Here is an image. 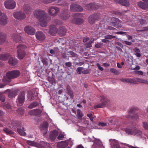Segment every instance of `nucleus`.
Segmentation results:
<instances>
[{
	"label": "nucleus",
	"mask_w": 148,
	"mask_h": 148,
	"mask_svg": "<svg viewBox=\"0 0 148 148\" xmlns=\"http://www.w3.org/2000/svg\"><path fill=\"white\" fill-rule=\"evenodd\" d=\"M80 14L77 13L74 14L75 17H79L80 16ZM84 20L82 18H74L72 20V22L74 24L77 25H81L83 23Z\"/></svg>",
	"instance_id": "nucleus-11"
},
{
	"label": "nucleus",
	"mask_w": 148,
	"mask_h": 148,
	"mask_svg": "<svg viewBox=\"0 0 148 148\" xmlns=\"http://www.w3.org/2000/svg\"><path fill=\"white\" fill-rule=\"evenodd\" d=\"M98 125L99 126H101L102 127H104L106 126L107 124L106 123L99 122L98 123Z\"/></svg>",
	"instance_id": "nucleus-61"
},
{
	"label": "nucleus",
	"mask_w": 148,
	"mask_h": 148,
	"mask_svg": "<svg viewBox=\"0 0 148 148\" xmlns=\"http://www.w3.org/2000/svg\"><path fill=\"white\" fill-rule=\"evenodd\" d=\"M3 130L8 134H12L14 133L12 131L7 128H4Z\"/></svg>",
	"instance_id": "nucleus-43"
},
{
	"label": "nucleus",
	"mask_w": 148,
	"mask_h": 148,
	"mask_svg": "<svg viewBox=\"0 0 148 148\" xmlns=\"http://www.w3.org/2000/svg\"><path fill=\"white\" fill-rule=\"evenodd\" d=\"M54 21L55 24L56 25H59L61 23L60 20L57 19L54 20Z\"/></svg>",
	"instance_id": "nucleus-63"
},
{
	"label": "nucleus",
	"mask_w": 148,
	"mask_h": 148,
	"mask_svg": "<svg viewBox=\"0 0 148 148\" xmlns=\"http://www.w3.org/2000/svg\"><path fill=\"white\" fill-rule=\"evenodd\" d=\"M23 130L19 128H17V131L21 135L25 136L26 135V133L24 132L25 130H24L23 127Z\"/></svg>",
	"instance_id": "nucleus-33"
},
{
	"label": "nucleus",
	"mask_w": 148,
	"mask_h": 148,
	"mask_svg": "<svg viewBox=\"0 0 148 148\" xmlns=\"http://www.w3.org/2000/svg\"><path fill=\"white\" fill-rule=\"evenodd\" d=\"M17 113L19 116L23 115L24 113V111L22 108H19L17 111Z\"/></svg>",
	"instance_id": "nucleus-40"
},
{
	"label": "nucleus",
	"mask_w": 148,
	"mask_h": 148,
	"mask_svg": "<svg viewBox=\"0 0 148 148\" xmlns=\"http://www.w3.org/2000/svg\"><path fill=\"white\" fill-rule=\"evenodd\" d=\"M64 137V136L61 134H60L57 137L58 139L59 140H61Z\"/></svg>",
	"instance_id": "nucleus-64"
},
{
	"label": "nucleus",
	"mask_w": 148,
	"mask_h": 148,
	"mask_svg": "<svg viewBox=\"0 0 148 148\" xmlns=\"http://www.w3.org/2000/svg\"><path fill=\"white\" fill-rule=\"evenodd\" d=\"M66 89L67 91V93L72 91L70 86L69 85L67 86Z\"/></svg>",
	"instance_id": "nucleus-60"
},
{
	"label": "nucleus",
	"mask_w": 148,
	"mask_h": 148,
	"mask_svg": "<svg viewBox=\"0 0 148 148\" xmlns=\"http://www.w3.org/2000/svg\"><path fill=\"white\" fill-rule=\"evenodd\" d=\"M91 4H87L84 6V8L87 10H90Z\"/></svg>",
	"instance_id": "nucleus-55"
},
{
	"label": "nucleus",
	"mask_w": 148,
	"mask_h": 148,
	"mask_svg": "<svg viewBox=\"0 0 148 148\" xmlns=\"http://www.w3.org/2000/svg\"><path fill=\"white\" fill-rule=\"evenodd\" d=\"M77 116L78 117L81 118L83 116V115L80 110L78 109L77 110Z\"/></svg>",
	"instance_id": "nucleus-51"
},
{
	"label": "nucleus",
	"mask_w": 148,
	"mask_h": 148,
	"mask_svg": "<svg viewBox=\"0 0 148 148\" xmlns=\"http://www.w3.org/2000/svg\"><path fill=\"white\" fill-rule=\"evenodd\" d=\"M136 126L135 123H132L131 125V127L130 128H127L125 130L126 132L130 135H140L142 134V132L141 131L138 130L136 127L132 126V125Z\"/></svg>",
	"instance_id": "nucleus-4"
},
{
	"label": "nucleus",
	"mask_w": 148,
	"mask_h": 148,
	"mask_svg": "<svg viewBox=\"0 0 148 148\" xmlns=\"http://www.w3.org/2000/svg\"><path fill=\"white\" fill-rule=\"evenodd\" d=\"M70 9L73 12H81L83 10V8L81 6L75 3L72 4L71 5Z\"/></svg>",
	"instance_id": "nucleus-12"
},
{
	"label": "nucleus",
	"mask_w": 148,
	"mask_h": 148,
	"mask_svg": "<svg viewBox=\"0 0 148 148\" xmlns=\"http://www.w3.org/2000/svg\"><path fill=\"white\" fill-rule=\"evenodd\" d=\"M140 22L141 25H143L145 23L146 21L143 19H140Z\"/></svg>",
	"instance_id": "nucleus-59"
},
{
	"label": "nucleus",
	"mask_w": 148,
	"mask_h": 148,
	"mask_svg": "<svg viewBox=\"0 0 148 148\" xmlns=\"http://www.w3.org/2000/svg\"><path fill=\"white\" fill-rule=\"evenodd\" d=\"M24 30L26 33L30 35L34 34L35 32V29L31 26H26L24 28Z\"/></svg>",
	"instance_id": "nucleus-16"
},
{
	"label": "nucleus",
	"mask_w": 148,
	"mask_h": 148,
	"mask_svg": "<svg viewBox=\"0 0 148 148\" xmlns=\"http://www.w3.org/2000/svg\"><path fill=\"white\" fill-rule=\"evenodd\" d=\"M68 145V142L66 141H62L58 143L57 147L58 148H66Z\"/></svg>",
	"instance_id": "nucleus-19"
},
{
	"label": "nucleus",
	"mask_w": 148,
	"mask_h": 148,
	"mask_svg": "<svg viewBox=\"0 0 148 148\" xmlns=\"http://www.w3.org/2000/svg\"><path fill=\"white\" fill-rule=\"evenodd\" d=\"M138 5L139 7L143 9H146L148 8V3L140 1L138 3Z\"/></svg>",
	"instance_id": "nucleus-30"
},
{
	"label": "nucleus",
	"mask_w": 148,
	"mask_h": 148,
	"mask_svg": "<svg viewBox=\"0 0 148 148\" xmlns=\"http://www.w3.org/2000/svg\"><path fill=\"white\" fill-rule=\"evenodd\" d=\"M84 69L82 67H78L76 69V72L77 73H78L79 74H81L82 71L84 70Z\"/></svg>",
	"instance_id": "nucleus-47"
},
{
	"label": "nucleus",
	"mask_w": 148,
	"mask_h": 148,
	"mask_svg": "<svg viewBox=\"0 0 148 148\" xmlns=\"http://www.w3.org/2000/svg\"><path fill=\"white\" fill-rule=\"evenodd\" d=\"M49 126L48 123L47 122H45L43 124L40 125V129L41 130H47Z\"/></svg>",
	"instance_id": "nucleus-32"
},
{
	"label": "nucleus",
	"mask_w": 148,
	"mask_h": 148,
	"mask_svg": "<svg viewBox=\"0 0 148 148\" xmlns=\"http://www.w3.org/2000/svg\"><path fill=\"white\" fill-rule=\"evenodd\" d=\"M6 36L5 33L0 32V45L3 43L6 40Z\"/></svg>",
	"instance_id": "nucleus-27"
},
{
	"label": "nucleus",
	"mask_w": 148,
	"mask_h": 148,
	"mask_svg": "<svg viewBox=\"0 0 148 148\" xmlns=\"http://www.w3.org/2000/svg\"><path fill=\"white\" fill-rule=\"evenodd\" d=\"M10 57V55L7 53L6 54H0V60H1L5 61Z\"/></svg>",
	"instance_id": "nucleus-29"
},
{
	"label": "nucleus",
	"mask_w": 148,
	"mask_h": 148,
	"mask_svg": "<svg viewBox=\"0 0 148 148\" xmlns=\"http://www.w3.org/2000/svg\"><path fill=\"white\" fill-rule=\"evenodd\" d=\"M68 53H69V54L72 57H75L77 55V54L72 51H70L68 52Z\"/></svg>",
	"instance_id": "nucleus-53"
},
{
	"label": "nucleus",
	"mask_w": 148,
	"mask_h": 148,
	"mask_svg": "<svg viewBox=\"0 0 148 148\" xmlns=\"http://www.w3.org/2000/svg\"><path fill=\"white\" fill-rule=\"evenodd\" d=\"M143 127L145 129L148 130V123L146 122H143Z\"/></svg>",
	"instance_id": "nucleus-49"
},
{
	"label": "nucleus",
	"mask_w": 148,
	"mask_h": 148,
	"mask_svg": "<svg viewBox=\"0 0 148 148\" xmlns=\"http://www.w3.org/2000/svg\"><path fill=\"white\" fill-rule=\"evenodd\" d=\"M57 31L56 27L54 25H52L50 27L49 33L50 34L53 35L57 33Z\"/></svg>",
	"instance_id": "nucleus-23"
},
{
	"label": "nucleus",
	"mask_w": 148,
	"mask_h": 148,
	"mask_svg": "<svg viewBox=\"0 0 148 148\" xmlns=\"http://www.w3.org/2000/svg\"><path fill=\"white\" fill-rule=\"evenodd\" d=\"M110 71L112 73H115V74H117V73H119L118 71L114 69H110Z\"/></svg>",
	"instance_id": "nucleus-56"
},
{
	"label": "nucleus",
	"mask_w": 148,
	"mask_h": 148,
	"mask_svg": "<svg viewBox=\"0 0 148 148\" xmlns=\"http://www.w3.org/2000/svg\"><path fill=\"white\" fill-rule=\"evenodd\" d=\"M58 134V132L56 130H53L50 135V139L51 140L54 141Z\"/></svg>",
	"instance_id": "nucleus-24"
},
{
	"label": "nucleus",
	"mask_w": 148,
	"mask_h": 148,
	"mask_svg": "<svg viewBox=\"0 0 148 148\" xmlns=\"http://www.w3.org/2000/svg\"><path fill=\"white\" fill-rule=\"evenodd\" d=\"M134 50L136 53V55L137 57H140L141 56V54L140 53V51L138 48L137 47H135Z\"/></svg>",
	"instance_id": "nucleus-42"
},
{
	"label": "nucleus",
	"mask_w": 148,
	"mask_h": 148,
	"mask_svg": "<svg viewBox=\"0 0 148 148\" xmlns=\"http://www.w3.org/2000/svg\"><path fill=\"white\" fill-rule=\"evenodd\" d=\"M38 105V103L36 101H34L31 103L29 106L28 108L29 109H32Z\"/></svg>",
	"instance_id": "nucleus-37"
},
{
	"label": "nucleus",
	"mask_w": 148,
	"mask_h": 148,
	"mask_svg": "<svg viewBox=\"0 0 148 148\" xmlns=\"http://www.w3.org/2000/svg\"><path fill=\"white\" fill-rule=\"evenodd\" d=\"M59 17L62 19L66 20L70 17L69 13L66 9L62 10L59 14Z\"/></svg>",
	"instance_id": "nucleus-9"
},
{
	"label": "nucleus",
	"mask_w": 148,
	"mask_h": 148,
	"mask_svg": "<svg viewBox=\"0 0 148 148\" xmlns=\"http://www.w3.org/2000/svg\"><path fill=\"white\" fill-rule=\"evenodd\" d=\"M23 9L24 12L27 14H30L33 10L32 7L27 4L25 5H23Z\"/></svg>",
	"instance_id": "nucleus-20"
},
{
	"label": "nucleus",
	"mask_w": 148,
	"mask_h": 148,
	"mask_svg": "<svg viewBox=\"0 0 148 148\" xmlns=\"http://www.w3.org/2000/svg\"><path fill=\"white\" fill-rule=\"evenodd\" d=\"M3 106L8 109H10L11 108V106L10 104L8 102H5L4 103Z\"/></svg>",
	"instance_id": "nucleus-46"
},
{
	"label": "nucleus",
	"mask_w": 148,
	"mask_h": 148,
	"mask_svg": "<svg viewBox=\"0 0 148 148\" xmlns=\"http://www.w3.org/2000/svg\"><path fill=\"white\" fill-rule=\"evenodd\" d=\"M8 59H9L8 62L12 66H14L17 64L18 61L15 58L11 57L10 56V57Z\"/></svg>",
	"instance_id": "nucleus-22"
},
{
	"label": "nucleus",
	"mask_w": 148,
	"mask_h": 148,
	"mask_svg": "<svg viewBox=\"0 0 148 148\" xmlns=\"http://www.w3.org/2000/svg\"><path fill=\"white\" fill-rule=\"evenodd\" d=\"M19 75H6L3 77V81L4 83L0 84V88L4 87L8 82L10 81V80L16 78L19 76Z\"/></svg>",
	"instance_id": "nucleus-5"
},
{
	"label": "nucleus",
	"mask_w": 148,
	"mask_h": 148,
	"mask_svg": "<svg viewBox=\"0 0 148 148\" xmlns=\"http://www.w3.org/2000/svg\"><path fill=\"white\" fill-rule=\"evenodd\" d=\"M34 16L40 22V25L45 27L47 26V22L50 20V17L46 15L44 11L41 10H36L34 11Z\"/></svg>",
	"instance_id": "nucleus-1"
},
{
	"label": "nucleus",
	"mask_w": 148,
	"mask_h": 148,
	"mask_svg": "<svg viewBox=\"0 0 148 148\" xmlns=\"http://www.w3.org/2000/svg\"><path fill=\"white\" fill-rule=\"evenodd\" d=\"M87 116L89 118L90 120L92 121H93L94 116L92 114L89 113V114H87Z\"/></svg>",
	"instance_id": "nucleus-52"
},
{
	"label": "nucleus",
	"mask_w": 148,
	"mask_h": 148,
	"mask_svg": "<svg viewBox=\"0 0 148 148\" xmlns=\"http://www.w3.org/2000/svg\"><path fill=\"white\" fill-rule=\"evenodd\" d=\"M48 61L49 60L46 58H42L41 60L43 64L46 66H47L48 64Z\"/></svg>",
	"instance_id": "nucleus-44"
},
{
	"label": "nucleus",
	"mask_w": 148,
	"mask_h": 148,
	"mask_svg": "<svg viewBox=\"0 0 148 148\" xmlns=\"http://www.w3.org/2000/svg\"><path fill=\"white\" fill-rule=\"evenodd\" d=\"M102 46V43H99L96 44L95 45V47L97 48H101Z\"/></svg>",
	"instance_id": "nucleus-57"
},
{
	"label": "nucleus",
	"mask_w": 148,
	"mask_h": 148,
	"mask_svg": "<svg viewBox=\"0 0 148 148\" xmlns=\"http://www.w3.org/2000/svg\"><path fill=\"white\" fill-rule=\"evenodd\" d=\"M120 22H116V23L114 25H112L118 28H119L121 27L122 25L121 24L119 23Z\"/></svg>",
	"instance_id": "nucleus-50"
},
{
	"label": "nucleus",
	"mask_w": 148,
	"mask_h": 148,
	"mask_svg": "<svg viewBox=\"0 0 148 148\" xmlns=\"http://www.w3.org/2000/svg\"><path fill=\"white\" fill-rule=\"evenodd\" d=\"M120 80L122 82L130 83L135 84H138V82L145 84H148V81L146 80L139 78H136L135 79L122 78L120 79Z\"/></svg>",
	"instance_id": "nucleus-2"
},
{
	"label": "nucleus",
	"mask_w": 148,
	"mask_h": 148,
	"mask_svg": "<svg viewBox=\"0 0 148 148\" xmlns=\"http://www.w3.org/2000/svg\"><path fill=\"white\" fill-rule=\"evenodd\" d=\"M138 108L136 107H132L128 112V114L126 116L127 120L134 119L138 121L139 120L138 115L135 113L138 111Z\"/></svg>",
	"instance_id": "nucleus-3"
},
{
	"label": "nucleus",
	"mask_w": 148,
	"mask_h": 148,
	"mask_svg": "<svg viewBox=\"0 0 148 148\" xmlns=\"http://www.w3.org/2000/svg\"><path fill=\"white\" fill-rule=\"evenodd\" d=\"M100 6L96 4H91L90 10H96L99 8Z\"/></svg>",
	"instance_id": "nucleus-38"
},
{
	"label": "nucleus",
	"mask_w": 148,
	"mask_h": 148,
	"mask_svg": "<svg viewBox=\"0 0 148 148\" xmlns=\"http://www.w3.org/2000/svg\"><path fill=\"white\" fill-rule=\"evenodd\" d=\"M41 111L39 109L31 110L29 112V114L31 115H38L41 113Z\"/></svg>",
	"instance_id": "nucleus-21"
},
{
	"label": "nucleus",
	"mask_w": 148,
	"mask_h": 148,
	"mask_svg": "<svg viewBox=\"0 0 148 148\" xmlns=\"http://www.w3.org/2000/svg\"><path fill=\"white\" fill-rule=\"evenodd\" d=\"M114 14L117 15H121L123 13L120 12L118 10L115 11L114 12Z\"/></svg>",
	"instance_id": "nucleus-62"
},
{
	"label": "nucleus",
	"mask_w": 148,
	"mask_h": 148,
	"mask_svg": "<svg viewBox=\"0 0 148 148\" xmlns=\"http://www.w3.org/2000/svg\"><path fill=\"white\" fill-rule=\"evenodd\" d=\"M67 93L69 95V96L72 99H73L74 95H73V93L72 91L71 92H67Z\"/></svg>",
	"instance_id": "nucleus-58"
},
{
	"label": "nucleus",
	"mask_w": 148,
	"mask_h": 148,
	"mask_svg": "<svg viewBox=\"0 0 148 148\" xmlns=\"http://www.w3.org/2000/svg\"><path fill=\"white\" fill-rule=\"evenodd\" d=\"M58 5L63 6H67L68 3L66 1H62L61 0L58 1Z\"/></svg>",
	"instance_id": "nucleus-36"
},
{
	"label": "nucleus",
	"mask_w": 148,
	"mask_h": 148,
	"mask_svg": "<svg viewBox=\"0 0 148 148\" xmlns=\"http://www.w3.org/2000/svg\"><path fill=\"white\" fill-rule=\"evenodd\" d=\"M25 92L23 91L20 92L18 95L16 100L17 105L21 106L23 104L25 99Z\"/></svg>",
	"instance_id": "nucleus-8"
},
{
	"label": "nucleus",
	"mask_w": 148,
	"mask_h": 148,
	"mask_svg": "<svg viewBox=\"0 0 148 148\" xmlns=\"http://www.w3.org/2000/svg\"><path fill=\"white\" fill-rule=\"evenodd\" d=\"M4 5L5 8L9 9H14L16 6L15 2L13 0H8L5 2Z\"/></svg>",
	"instance_id": "nucleus-10"
},
{
	"label": "nucleus",
	"mask_w": 148,
	"mask_h": 148,
	"mask_svg": "<svg viewBox=\"0 0 148 148\" xmlns=\"http://www.w3.org/2000/svg\"><path fill=\"white\" fill-rule=\"evenodd\" d=\"M119 3L121 5L127 6L129 5V3L127 0H119Z\"/></svg>",
	"instance_id": "nucleus-31"
},
{
	"label": "nucleus",
	"mask_w": 148,
	"mask_h": 148,
	"mask_svg": "<svg viewBox=\"0 0 148 148\" xmlns=\"http://www.w3.org/2000/svg\"><path fill=\"white\" fill-rule=\"evenodd\" d=\"M101 97L100 101L101 102V103L95 106V108L104 107L110 103L109 100L105 97L102 96H101Z\"/></svg>",
	"instance_id": "nucleus-6"
},
{
	"label": "nucleus",
	"mask_w": 148,
	"mask_h": 148,
	"mask_svg": "<svg viewBox=\"0 0 148 148\" xmlns=\"http://www.w3.org/2000/svg\"><path fill=\"white\" fill-rule=\"evenodd\" d=\"M7 20L6 16L5 15H2L0 17V24L3 25H5L7 23Z\"/></svg>",
	"instance_id": "nucleus-25"
},
{
	"label": "nucleus",
	"mask_w": 148,
	"mask_h": 148,
	"mask_svg": "<svg viewBox=\"0 0 148 148\" xmlns=\"http://www.w3.org/2000/svg\"><path fill=\"white\" fill-rule=\"evenodd\" d=\"M12 124L14 127H20L21 125V122L18 121H13Z\"/></svg>",
	"instance_id": "nucleus-34"
},
{
	"label": "nucleus",
	"mask_w": 148,
	"mask_h": 148,
	"mask_svg": "<svg viewBox=\"0 0 148 148\" xmlns=\"http://www.w3.org/2000/svg\"><path fill=\"white\" fill-rule=\"evenodd\" d=\"M5 100V96L2 94H0V101H1L2 102H4Z\"/></svg>",
	"instance_id": "nucleus-48"
},
{
	"label": "nucleus",
	"mask_w": 148,
	"mask_h": 148,
	"mask_svg": "<svg viewBox=\"0 0 148 148\" xmlns=\"http://www.w3.org/2000/svg\"><path fill=\"white\" fill-rule=\"evenodd\" d=\"M18 58L20 59H23L25 55V51L20 52V53H18Z\"/></svg>",
	"instance_id": "nucleus-41"
},
{
	"label": "nucleus",
	"mask_w": 148,
	"mask_h": 148,
	"mask_svg": "<svg viewBox=\"0 0 148 148\" xmlns=\"http://www.w3.org/2000/svg\"><path fill=\"white\" fill-rule=\"evenodd\" d=\"M18 49V53H20V52L25 51L27 47L26 46L24 45H19L17 46Z\"/></svg>",
	"instance_id": "nucleus-28"
},
{
	"label": "nucleus",
	"mask_w": 148,
	"mask_h": 148,
	"mask_svg": "<svg viewBox=\"0 0 148 148\" xmlns=\"http://www.w3.org/2000/svg\"><path fill=\"white\" fill-rule=\"evenodd\" d=\"M7 91H10L8 94V97L9 98H14L17 94L18 93V90H14L12 91H10V90L8 89Z\"/></svg>",
	"instance_id": "nucleus-26"
},
{
	"label": "nucleus",
	"mask_w": 148,
	"mask_h": 148,
	"mask_svg": "<svg viewBox=\"0 0 148 148\" xmlns=\"http://www.w3.org/2000/svg\"><path fill=\"white\" fill-rule=\"evenodd\" d=\"M111 23L112 25H114L116 23V22H121L122 21H120L118 18L115 17H112L111 19Z\"/></svg>",
	"instance_id": "nucleus-35"
},
{
	"label": "nucleus",
	"mask_w": 148,
	"mask_h": 148,
	"mask_svg": "<svg viewBox=\"0 0 148 148\" xmlns=\"http://www.w3.org/2000/svg\"><path fill=\"white\" fill-rule=\"evenodd\" d=\"M27 143L30 145H34L35 144V142L33 141L28 140L27 141Z\"/></svg>",
	"instance_id": "nucleus-54"
},
{
	"label": "nucleus",
	"mask_w": 148,
	"mask_h": 148,
	"mask_svg": "<svg viewBox=\"0 0 148 148\" xmlns=\"http://www.w3.org/2000/svg\"><path fill=\"white\" fill-rule=\"evenodd\" d=\"M36 36L37 39L40 41H43L45 38V36L44 34L41 31L37 32L36 34Z\"/></svg>",
	"instance_id": "nucleus-17"
},
{
	"label": "nucleus",
	"mask_w": 148,
	"mask_h": 148,
	"mask_svg": "<svg viewBox=\"0 0 148 148\" xmlns=\"http://www.w3.org/2000/svg\"><path fill=\"white\" fill-rule=\"evenodd\" d=\"M20 73L19 71L17 70H12L8 71L5 74H20Z\"/></svg>",
	"instance_id": "nucleus-39"
},
{
	"label": "nucleus",
	"mask_w": 148,
	"mask_h": 148,
	"mask_svg": "<svg viewBox=\"0 0 148 148\" xmlns=\"http://www.w3.org/2000/svg\"><path fill=\"white\" fill-rule=\"evenodd\" d=\"M13 40L16 42H20L21 41V33L13 34L12 35Z\"/></svg>",
	"instance_id": "nucleus-14"
},
{
	"label": "nucleus",
	"mask_w": 148,
	"mask_h": 148,
	"mask_svg": "<svg viewBox=\"0 0 148 148\" xmlns=\"http://www.w3.org/2000/svg\"><path fill=\"white\" fill-rule=\"evenodd\" d=\"M42 144L45 146V148H52L49 143L47 142L42 141Z\"/></svg>",
	"instance_id": "nucleus-45"
},
{
	"label": "nucleus",
	"mask_w": 148,
	"mask_h": 148,
	"mask_svg": "<svg viewBox=\"0 0 148 148\" xmlns=\"http://www.w3.org/2000/svg\"><path fill=\"white\" fill-rule=\"evenodd\" d=\"M14 17L18 19L23 20L26 17L25 14L22 12H18L14 14Z\"/></svg>",
	"instance_id": "nucleus-15"
},
{
	"label": "nucleus",
	"mask_w": 148,
	"mask_h": 148,
	"mask_svg": "<svg viewBox=\"0 0 148 148\" xmlns=\"http://www.w3.org/2000/svg\"><path fill=\"white\" fill-rule=\"evenodd\" d=\"M100 17V14L99 13H94L90 15L88 18V21L91 24H93L95 22L99 20Z\"/></svg>",
	"instance_id": "nucleus-7"
},
{
	"label": "nucleus",
	"mask_w": 148,
	"mask_h": 148,
	"mask_svg": "<svg viewBox=\"0 0 148 148\" xmlns=\"http://www.w3.org/2000/svg\"><path fill=\"white\" fill-rule=\"evenodd\" d=\"M66 31V29L65 27L63 26H60L58 29L57 33L59 35L62 36L65 35Z\"/></svg>",
	"instance_id": "nucleus-18"
},
{
	"label": "nucleus",
	"mask_w": 148,
	"mask_h": 148,
	"mask_svg": "<svg viewBox=\"0 0 148 148\" xmlns=\"http://www.w3.org/2000/svg\"><path fill=\"white\" fill-rule=\"evenodd\" d=\"M60 11L59 9L56 7H52L48 9V12L49 14L52 16H55Z\"/></svg>",
	"instance_id": "nucleus-13"
}]
</instances>
